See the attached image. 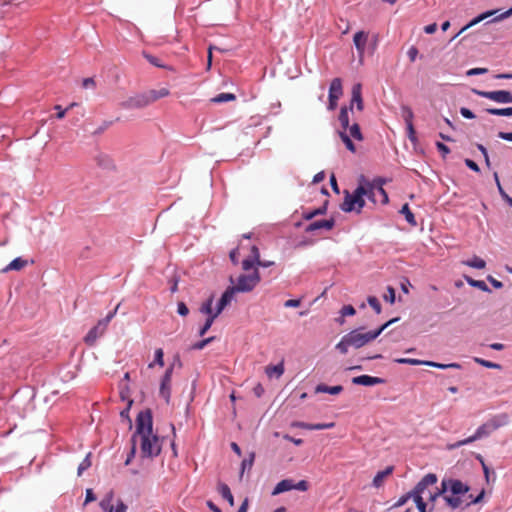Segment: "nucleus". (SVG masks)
<instances>
[{
    "label": "nucleus",
    "instance_id": "obj_61",
    "mask_svg": "<svg viewBox=\"0 0 512 512\" xmlns=\"http://www.w3.org/2000/svg\"><path fill=\"white\" fill-rule=\"evenodd\" d=\"M177 312L181 316H187L188 313H189V309H188V307L186 306V304L184 302H179L178 305H177Z\"/></svg>",
    "mask_w": 512,
    "mask_h": 512
},
{
    "label": "nucleus",
    "instance_id": "obj_3",
    "mask_svg": "<svg viewBox=\"0 0 512 512\" xmlns=\"http://www.w3.org/2000/svg\"><path fill=\"white\" fill-rule=\"evenodd\" d=\"M397 320L398 318L391 319L375 331L362 332V329L352 330L341 338L335 348L344 355L348 353L350 347L359 349L376 339L391 323Z\"/></svg>",
    "mask_w": 512,
    "mask_h": 512
},
{
    "label": "nucleus",
    "instance_id": "obj_1",
    "mask_svg": "<svg viewBox=\"0 0 512 512\" xmlns=\"http://www.w3.org/2000/svg\"><path fill=\"white\" fill-rule=\"evenodd\" d=\"M140 441L141 454L143 457L153 458L160 454L161 443L159 437L153 433V419L150 409L141 411L136 418V431L131 441L136 444Z\"/></svg>",
    "mask_w": 512,
    "mask_h": 512
},
{
    "label": "nucleus",
    "instance_id": "obj_42",
    "mask_svg": "<svg viewBox=\"0 0 512 512\" xmlns=\"http://www.w3.org/2000/svg\"><path fill=\"white\" fill-rule=\"evenodd\" d=\"M101 506L104 509H108V512H126L127 511V505L121 500H119L117 502L115 507L114 506L105 507L103 502L101 503Z\"/></svg>",
    "mask_w": 512,
    "mask_h": 512
},
{
    "label": "nucleus",
    "instance_id": "obj_36",
    "mask_svg": "<svg viewBox=\"0 0 512 512\" xmlns=\"http://www.w3.org/2000/svg\"><path fill=\"white\" fill-rule=\"evenodd\" d=\"M284 373V366L282 363L274 366H267L266 367V374L269 377H272L273 375H276L277 377H280Z\"/></svg>",
    "mask_w": 512,
    "mask_h": 512
},
{
    "label": "nucleus",
    "instance_id": "obj_57",
    "mask_svg": "<svg viewBox=\"0 0 512 512\" xmlns=\"http://www.w3.org/2000/svg\"><path fill=\"white\" fill-rule=\"evenodd\" d=\"M163 356H164L163 350L161 348L156 349V351H155V363H157L160 366H163L164 365Z\"/></svg>",
    "mask_w": 512,
    "mask_h": 512
},
{
    "label": "nucleus",
    "instance_id": "obj_59",
    "mask_svg": "<svg viewBox=\"0 0 512 512\" xmlns=\"http://www.w3.org/2000/svg\"><path fill=\"white\" fill-rule=\"evenodd\" d=\"M294 489L299 491H307L309 489V484L306 480H301L298 483H294Z\"/></svg>",
    "mask_w": 512,
    "mask_h": 512
},
{
    "label": "nucleus",
    "instance_id": "obj_35",
    "mask_svg": "<svg viewBox=\"0 0 512 512\" xmlns=\"http://www.w3.org/2000/svg\"><path fill=\"white\" fill-rule=\"evenodd\" d=\"M254 460H255V453L251 452L249 454V457L242 461V463H241L240 478L243 476L245 470H251V468L253 466V463H254Z\"/></svg>",
    "mask_w": 512,
    "mask_h": 512
},
{
    "label": "nucleus",
    "instance_id": "obj_25",
    "mask_svg": "<svg viewBox=\"0 0 512 512\" xmlns=\"http://www.w3.org/2000/svg\"><path fill=\"white\" fill-rule=\"evenodd\" d=\"M392 472H393L392 466H388L385 470L379 471L373 478V485L377 488L380 487L383 484L384 479L387 476H389L390 474H392Z\"/></svg>",
    "mask_w": 512,
    "mask_h": 512
},
{
    "label": "nucleus",
    "instance_id": "obj_30",
    "mask_svg": "<svg viewBox=\"0 0 512 512\" xmlns=\"http://www.w3.org/2000/svg\"><path fill=\"white\" fill-rule=\"evenodd\" d=\"M27 265V261L18 257L12 260L3 271L16 270L19 271Z\"/></svg>",
    "mask_w": 512,
    "mask_h": 512
},
{
    "label": "nucleus",
    "instance_id": "obj_26",
    "mask_svg": "<svg viewBox=\"0 0 512 512\" xmlns=\"http://www.w3.org/2000/svg\"><path fill=\"white\" fill-rule=\"evenodd\" d=\"M142 55L153 66L174 71L173 67L164 65L158 57L153 56L145 51L142 53Z\"/></svg>",
    "mask_w": 512,
    "mask_h": 512
},
{
    "label": "nucleus",
    "instance_id": "obj_48",
    "mask_svg": "<svg viewBox=\"0 0 512 512\" xmlns=\"http://www.w3.org/2000/svg\"><path fill=\"white\" fill-rule=\"evenodd\" d=\"M475 361L486 368H491V369H500L501 368V366L499 364L488 361V360L475 358Z\"/></svg>",
    "mask_w": 512,
    "mask_h": 512
},
{
    "label": "nucleus",
    "instance_id": "obj_18",
    "mask_svg": "<svg viewBox=\"0 0 512 512\" xmlns=\"http://www.w3.org/2000/svg\"><path fill=\"white\" fill-rule=\"evenodd\" d=\"M335 221L334 219H327V220H317L312 223H310L305 231L306 232H313L318 229H326L331 230L334 227Z\"/></svg>",
    "mask_w": 512,
    "mask_h": 512
},
{
    "label": "nucleus",
    "instance_id": "obj_33",
    "mask_svg": "<svg viewBox=\"0 0 512 512\" xmlns=\"http://www.w3.org/2000/svg\"><path fill=\"white\" fill-rule=\"evenodd\" d=\"M485 111L487 113L491 114V115L512 116V107H507V108H487Z\"/></svg>",
    "mask_w": 512,
    "mask_h": 512
},
{
    "label": "nucleus",
    "instance_id": "obj_46",
    "mask_svg": "<svg viewBox=\"0 0 512 512\" xmlns=\"http://www.w3.org/2000/svg\"><path fill=\"white\" fill-rule=\"evenodd\" d=\"M90 453L82 460L78 466V475L80 476L85 470L91 466Z\"/></svg>",
    "mask_w": 512,
    "mask_h": 512
},
{
    "label": "nucleus",
    "instance_id": "obj_58",
    "mask_svg": "<svg viewBox=\"0 0 512 512\" xmlns=\"http://www.w3.org/2000/svg\"><path fill=\"white\" fill-rule=\"evenodd\" d=\"M436 147L438 151L442 153L443 157H446V155L450 153L449 147L442 142H437Z\"/></svg>",
    "mask_w": 512,
    "mask_h": 512
},
{
    "label": "nucleus",
    "instance_id": "obj_40",
    "mask_svg": "<svg viewBox=\"0 0 512 512\" xmlns=\"http://www.w3.org/2000/svg\"><path fill=\"white\" fill-rule=\"evenodd\" d=\"M424 365L436 367L439 369H446V368H456L459 369L461 366L458 363H450V364H441L433 361H425Z\"/></svg>",
    "mask_w": 512,
    "mask_h": 512
},
{
    "label": "nucleus",
    "instance_id": "obj_10",
    "mask_svg": "<svg viewBox=\"0 0 512 512\" xmlns=\"http://www.w3.org/2000/svg\"><path fill=\"white\" fill-rule=\"evenodd\" d=\"M149 106L145 92L135 94L120 103L123 109H142Z\"/></svg>",
    "mask_w": 512,
    "mask_h": 512
},
{
    "label": "nucleus",
    "instance_id": "obj_34",
    "mask_svg": "<svg viewBox=\"0 0 512 512\" xmlns=\"http://www.w3.org/2000/svg\"><path fill=\"white\" fill-rule=\"evenodd\" d=\"M401 214L405 216L406 221L411 224L412 226H416L417 222L415 220L414 214L409 208L408 204H404L400 210Z\"/></svg>",
    "mask_w": 512,
    "mask_h": 512
},
{
    "label": "nucleus",
    "instance_id": "obj_14",
    "mask_svg": "<svg viewBox=\"0 0 512 512\" xmlns=\"http://www.w3.org/2000/svg\"><path fill=\"white\" fill-rule=\"evenodd\" d=\"M367 41H368V33L364 32V31H358L357 33H355V35L353 37L354 45H355L356 50L360 57H362L364 55Z\"/></svg>",
    "mask_w": 512,
    "mask_h": 512
},
{
    "label": "nucleus",
    "instance_id": "obj_15",
    "mask_svg": "<svg viewBox=\"0 0 512 512\" xmlns=\"http://www.w3.org/2000/svg\"><path fill=\"white\" fill-rule=\"evenodd\" d=\"M361 84L357 83L352 87V98L349 109L353 110V105L356 104L357 110L362 111L363 110V99H362V93H361Z\"/></svg>",
    "mask_w": 512,
    "mask_h": 512
},
{
    "label": "nucleus",
    "instance_id": "obj_16",
    "mask_svg": "<svg viewBox=\"0 0 512 512\" xmlns=\"http://www.w3.org/2000/svg\"><path fill=\"white\" fill-rule=\"evenodd\" d=\"M235 293L236 292L232 287H228L225 290L218 302L216 312L214 313L215 315L218 316L223 311V309L232 301Z\"/></svg>",
    "mask_w": 512,
    "mask_h": 512
},
{
    "label": "nucleus",
    "instance_id": "obj_54",
    "mask_svg": "<svg viewBox=\"0 0 512 512\" xmlns=\"http://www.w3.org/2000/svg\"><path fill=\"white\" fill-rule=\"evenodd\" d=\"M74 106H75V103H72V104H70V106H69L68 108H66V109H62L60 105H56V106L54 107V108H55V110H57V111H58V113H57L56 117H57L58 119H63V118L65 117L66 112H67L70 108H72V107H74Z\"/></svg>",
    "mask_w": 512,
    "mask_h": 512
},
{
    "label": "nucleus",
    "instance_id": "obj_47",
    "mask_svg": "<svg viewBox=\"0 0 512 512\" xmlns=\"http://www.w3.org/2000/svg\"><path fill=\"white\" fill-rule=\"evenodd\" d=\"M367 301L377 314L381 313V304L375 296H369Z\"/></svg>",
    "mask_w": 512,
    "mask_h": 512
},
{
    "label": "nucleus",
    "instance_id": "obj_32",
    "mask_svg": "<svg viewBox=\"0 0 512 512\" xmlns=\"http://www.w3.org/2000/svg\"><path fill=\"white\" fill-rule=\"evenodd\" d=\"M401 116L406 125L413 124L414 114L412 109L409 106L402 105L401 106Z\"/></svg>",
    "mask_w": 512,
    "mask_h": 512
},
{
    "label": "nucleus",
    "instance_id": "obj_24",
    "mask_svg": "<svg viewBox=\"0 0 512 512\" xmlns=\"http://www.w3.org/2000/svg\"><path fill=\"white\" fill-rule=\"evenodd\" d=\"M360 186L365 190L364 196H366L371 202H379L375 192V183L365 182V184Z\"/></svg>",
    "mask_w": 512,
    "mask_h": 512
},
{
    "label": "nucleus",
    "instance_id": "obj_4",
    "mask_svg": "<svg viewBox=\"0 0 512 512\" xmlns=\"http://www.w3.org/2000/svg\"><path fill=\"white\" fill-rule=\"evenodd\" d=\"M438 481L437 475L434 473L426 474L414 487L415 504L419 512H428L427 503L424 501L425 490L433 487Z\"/></svg>",
    "mask_w": 512,
    "mask_h": 512
},
{
    "label": "nucleus",
    "instance_id": "obj_20",
    "mask_svg": "<svg viewBox=\"0 0 512 512\" xmlns=\"http://www.w3.org/2000/svg\"><path fill=\"white\" fill-rule=\"evenodd\" d=\"M497 11H487L485 13H482L480 14L479 16L475 17L473 20H471L467 25H465L452 39L451 41H453L454 39H456L459 35H461L462 33H464V31H466L467 29H469L470 27L478 24L479 22L483 21L484 19L492 16L493 14H495Z\"/></svg>",
    "mask_w": 512,
    "mask_h": 512
},
{
    "label": "nucleus",
    "instance_id": "obj_11",
    "mask_svg": "<svg viewBox=\"0 0 512 512\" xmlns=\"http://www.w3.org/2000/svg\"><path fill=\"white\" fill-rule=\"evenodd\" d=\"M172 373H173V366H170L166 370V372L161 380L159 394L162 398L165 399L166 403H169V401H170Z\"/></svg>",
    "mask_w": 512,
    "mask_h": 512
},
{
    "label": "nucleus",
    "instance_id": "obj_21",
    "mask_svg": "<svg viewBox=\"0 0 512 512\" xmlns=\"http://www.w3.org/2000/svg\"><path fill=\"white\" fill-rule=\"evenodd\" d=\"M488 423L490 425V428H492L495 431L498 428L507 425L509 423V417L506 413H502L493 416L491 419L488 420Z\"/></svg>",
    "mask_w": 512,
    "mask_h": 512
},
{
    "label": "nucleus",
    "instance_id": "obj_23",
    "mask_svg": "<svg viewBox=\"0 0 512 512\" xmlns=\"http://www.w3.org/2000/svg\"><path fill=\"white\" fill-rule=\"evenodd\" d=\"M343 391V386H328L326 384H318L315 388L316 393H329L331 395H338Z\"/></svg>",
    "mask_w": 512,
    "mask_h": 512
},
{
    "label": "nucleus",
    "instance_id": "obj_51",
    "mask_svg": "<svg viewBox=\"0 0 512 512\" xmlns=\"http://www.w3.org/2000/svg\"><path fill=\"white\" fill-rule=\"evenodd\" d=\"M214 340V337H208L202 341H199L195 344H193L192 349L194 350H202L207 344L212 342Z\"/></svg>",
    "mask_w": 512,
    "mask_h": 512
},
{
    "label": "nucleus",
    "instance_id": "obj_9",
    "mask_svg": "<svg viewBox=\"0 0 512 512\" xmlns=\"http://www.w3.org/2000/svg\"><path fill=\"white\" fill-rule=\"evenodd\" d=\"M494 430L492 428H490V425L487 422H485L484 424H482L481 426L478 427V429L476 430L475 434L466 438V439H463V440H460L452 445L449 446L450 449H456V448H459L463 445H466V444H470L484 436H488L490 433H492Z\"/></svg>",
    "mask_w": 512,
    "mask_h": 512
},
{
    "label": "nucleus",
    "instance_id": "obj_13",
    "mask_svg": "<svg viewBox=\"0 0 512 512\" xmlns=\"http://www.w3.org/2000/svg\"><path fill=\"white\" fill-rule=\"evenodd\" d=\"M384 382L385 380L383 378L370 375H360L352 378L353 384L363 386H374L378 384H383Z\"/></svg>",
    "mask_w": 512,
    "mask_h": 512
},
{
    "label": "nucleus",
    "instance_id": "obj_8",
    "mask_svg": "<svg viewBox=\"0 0 512 512\" xmlns=\"http://www.w3.org/2000/svg\"><path fill=\"white\" fill-rule=\"evenodd\" d=\"M472 92L478 96L490 99L497 103H512V93L507 90L482 91L472 89Z\"/></svg>",
    "mask_w": 512,
    "mask_h": 512
},
{
    "label": "nucleus",
    "instance_id": "obj_43",
    "mask_svg": "<svg viewBox=\"0 0 512 512\" xmlns=\"http://www.w3.org/2000/svg\"><path fill=\"white\" fill-rule=\"evenodd\" d=\"M212 303H213V297H210L209 299H207V301H205L201 307H200V312L203 313V314H207L208 317L213 315V311H212Z\"/></svg>",
    "mask_w": 512,
    "mask_h": 512
},
{
    "label": "nucleus",
    "instance_id": "obj_7",
    "mask_svg": "<svg viewBox=\"0 0 512 512\" xmlns=\"http://www.w3.org/2000/svg\"><path fill=\"white\" fill-rule=\"evenodd\" d=\"M343 95V86H342V80L341 78H334L329 87V94H328V110L333 111L338 106V100Z\"/></svg>",
    "mask_w": 512,
    "mask_h": 512
},
{
    "label": "nucleus",
    "instance_id": "obj_53",
    "mask_svg": "<svg viewBox=\"0 0 512 512\" xmlns=\"http://www.w3.org/2000/svg\"><path fill=\"white\" fill-rule=\"evenodd\" d=\"M356 313L355 308L352 305H345L341 309V314L345 316H353Z\"/></svg>",
    "mask_w": 512,
    "mask_h": 512
},
{
    "label": "nucleus",
    "instance_id": "obj_62",
    "mask_svg": "<svg viewBox=\"0 0 512 512\" xmlns=\"http://www.w3.org/2000/svg\"><path fill=\"white\" fill-rule=\"evenodd\" d=\"M256 264V261L251 259V258H248V259H245L243 260L242 262V268L244 271H248L250 270L251 268H253V266Z\"/></svg>",
    "mask_w": 512,
    "mask_h": 512
},
{
    "label": "nucleus",
    "instance_id": "obj_45",
    "mask_svg": "<svg viewBox=\"0 0 512 512\" xmlns=\"http://www.w3.org/2000/svg\"><path fill=\"white\" fill-rule=\"evenodd\" d=\"M218 316L213 314L211 316H209L205 322V324L202 326V328L199 330V336H204L207 331L210 329V327L212 326L214 320L217 318Z\"/></svg>",
    "mask_w": 512,
    "mask_h": 512
},
{
    "label": "nucleus",
    "instance_id": "obj_27",
    "mask_svg": "<svg viewBox=\"0 0 512 512\" xmlns=\"http://www.w3.org/2000/svg\"><path fill=\"white\" fill-rule=\"evenodd\" d=\"M218 492L220 493V495L229 502V504L231 506L234 505V498H233V495L231 493V490L230 488L228 487L227 484L225 483H220L218 485Z\"/></svg>",
    "mask_w": 512,
    "mask_h": 512
},
{
    "label": "nucleus",
    "instance_id": "obj_29",
    "mask_svg": "<svg viewBox=\"0 0 512 512\" xmlns=\"http://www.w3.org/2000/svg\"><path fill=\"white\" fill-rule=\"evenodd\" d=\"M382 184L383 181L381 179H379L377 183H375V192L377 199H379V202H381L382 204H386L388 203L389 198L386 191L383 189Z\"/></svg>",
    "mask_w": 512,
    "mask_h": 512
},
{
    "label": "nucleus",
    "instance_id": "obj_41",
    "mask_svg": "<svg viewBox=\"0 0 512 512\" xmlns=\"http://www.w3.org/2000/svg\"><path fill=\"white\" fill-rule=\"evenodd\" d=\"M467 282L472 287H476V288H478V289H480L482 291H485V292H491V290L489 289L487 284L484 281H482V280H474L472 278H467Z\"/></svg>",
    "mask_w": 512,
    "mask_h": 512
},
{
    "label": "nucleus",
    "instance_id": "obj_60",
    "mask_svg": "<svg viewBox=\"0 0 512 512\" xmlns=\"http://www.w3.org/2000/svg\"><path fill=\"white\" fill-rule=\"evenodd\" d=\"M118 308H119V304L115 307V309L113 311L109 312L108 315L104 319H101L100 321L103 324H105L106 326H108L109 322L116 315Z\"/></svg>",
    "mask_w": 512,
    "mask_h": 512
},
{
    "label": "nucleus",
    "instance_id": "obj_56",
    "mask_svg": "<svg viewBox=\"0 0 512 512\" xmlns=\"http://www.w3.org/2000/svg\"><path fill=\"white\" fill-rule=\"evenodd\" d=\"M385 300L393 304L395 302V290L393 287L389 286L387 289V294L384 296Z\"/></svg>",
    "mask_w": 512,
    "mask_h": 512
},
{
    "label": "nucleus",
    "instance_id": "obj_22",
    "mask_svg": "<svg viewBox=\"0 0 512 512\" xmlns=\"http://www.w3.org/2000/svg\"><path fill=\"white\" fill-rule=\"evenodd\" d=\"M294 489V481L292 479H283L277 483L272 491V495H278Z\"/></svg>",
    "mask_w": 512,
    "mask_h": 512
},
{
    "label": "nucleus",
    "instance_id": "obj_5",
    "mask_svg": "<svg viewBox=\"0 0 512 512\" xmlns=\"http://www.w3.org/2000/svg\"><path fill=\"white\" fill-rule=\"evenodd\" d=\"M364 193L365 190L360 185L352 193H350L348 190H345V196L343 203L341 204V209L344 212H361L365 205Z\"/></svg>",
    "mask_w": 512,
    "mask_h": 512
},
{
    "label": "nucleus",
    "instance_id": "obj_17",
    "mask_svg": "<svg viewBox=\"0 0 512 512\" xmlns=\"http://www.w3.org/2000/svg\"><path fill=\"white\" fill-rule=\"evenodd\" d=\"M169 94L170 91L167 88L151 89L145 92L148 105H151L161 98L167 97Z\"/></svg>",
    "mask_w": 512,
    "mask_h": 512
},
{
    "label": "nucleus",
    "instance_id": "obj_12",
    "mask_svg": "<svg viewBox=\"0 0 512 512\" xmlns=\"http://www.w3.org/2000/svg\"><path fill=\"white\" fill-rule=\"evenodd\" d=\"M106 329L107 326L99 320L98 323L89 330V332L84 338V342L88 346H93L96 343L97 339L104 335Z\"/></svg>",
    "mask_w": 512,
    "mask_h": 512
},
{
    "label": "nucleus",
    "instance_id": "obj_2",
    "mask_svg": "<svg viewBox=\"0 0 512 512\" xmlns=\"http://www.w3.org/2000/svg\"><path fill=\"white\" fill-rule=\"evenodd\" d=\"M469 490V486L458 479H442L441 486L439 488L435 487L434 492L428 493V501L432 503L430 510L433 509V505L439 497H442L446 505L451 509L459 508L463 504L464 497L467 496Z\"/></svg>",
    "mask_w": 512,
    "mask_h": 512
},
{
    "label": "nucleus",
    "instance_id": "obj_39",
    "mask_svg": "<svg viewBox=\"0 0 512 512\" xmlns=\"http://www.w3.org/2000/svg\"><path fill=\"white\" fill-rule=\"evenodd\" d=\"M339 136H340L341 140L344 142V144L346 145V148L349 151L354 153L356 151V147H355L354 143L352 142L350 136L347 134V132L340 131Z\"/></svg>",
    "mask_w": 512,
    "mask_h": 512
},
{
    "label": "nucleus",
    "instance_id": "obj_28",
    "mask_svg": "<svg viewBox=\"0 0 512 512\" xmlns=\"http://www.w3.org/2000/svg\"><path fill=\"white\" fill-rule=\"evenodd\" d=\"M349 111H351L348 107H342L340 109L339 113V122L341 124V127L343 128V131L347 132V129L349 127Z\"/></svg>",
    "mask_w": 512,
    "mask_h": 512
},
{
    "label": "nucleus",
    "instance_id": "obj_49",
    "mask_svg": "<svg viewBox=\"0 0 512 512\" xmlns=\"http://www.w3.org/2000/svg\"><path fill=\"white\" fill-rule=\"evenodd\" d=\"M395 362L401 363V364L421 365V364H424L425 361L418 360V359H412V358H399V359H396Z\"/></svg>",
    "mask_w": 512,
    "mask_h": 512
},
{
    "label": "nucleus",
    "instance_id": "obj_19",
    "mask_svg": "<svg viewBox=\"0 0 512 512\" xmlns=\"http://www.w3.org/2000/svg\"><path fill=\"white\" fill-rule=\"evenodd\" d=\"M294 427L306 429V430H324V429H330L335 426L334 422L330 423H318V424H310L305 422H295L293 423Z\"/></svg>",
    "mask_w": 512,
    "mask_h": 512
},
{
    "label": "nucleus",
    "instance_id": "obj_55",
    "mask_svg": "<svg viewBox=\"0 0 512 512\" xmlns=\"http://www.w3.org/2000/svg\"><path fill=\"white\" fill-rule=\"evenodd\" d=\"M487 72H488L487 68L477 67V68H472V69L468 70L466 74L468 76H473V75L486 74Z\"/></svg>",
    "mask_w": 512,
    "mask_h": 512
},
{
    "label": "nucleus",
    "instance_id": "obj_38",
    "mask_svg": "<svg viewBox=\"0 0 512 512\" xmlns=\"http://www.w3.org/2000/svg\"><path fill=\"white\" fill-rule=\"evenodd\" d=\"M349 131L350 138L361 141L363 139L362 133L360 131V127L357 123L352 124L347 129Z\"/></svg>",
    "mask_w": 512,
    "mask_h": 512
},
{
    "label": "nucleus",
    "instance_id": "obj_44",
    "mask_svg": "<svg viewBox=\"0 0 512 512\" xmlns=\"http://www.w3.org/2000/svg\"><path fill=\"white\" fill-rule=\"evenodd\" d=\"M413 499V501H415V494H414V489L411 490L410 492L406 493L405 495L401 496L397 502L394 504V507H400V506H403L404 504L407 503V501L409 499Z\"/></svg>",
    "mask_w": 512,
    "mask_h": 512
},
{
    "label": "nucleus",
    "instance_id": "obj_31",
    "mask_svg": "<svg viewBox=\"0 0 512 512\" xmlns=\"http://www.w3.org/2000/svg\"><path fill=\"white\" fill-rule=\"evenodd\" d=\"M463 264L476 269H484L486 266L485 261L478 256H474L473 258L464 261Z\"/></svg>",
    "mask_w": 512,
    "mask_h": 512
},
{
    "label": "nucleus",
    "instance_id": "obj_37",
    "mask_svg": "<svg viewBox=\"0 0 512 512\" xmlns=\"http://www.w3.org/2000/svg\"><path fill=\"white\" fill-rule=\"evenodd\" d=\"M236 99V96L233 93H220L214 98L211 99L214 103H223V102H229L234 101Z\"/></svg>",
    "mask_w": 512,
    "mask_h": 512
},
{
    "label": "nucleus",
    "instance_id": "obj_50",
    "mask_svg": "<svg viewBox=\"0 0 512 512\" xmlns=\"http://www.w3.org/2000/svg\"><path fill=\"white\" fill-rule=\"evenodd\" d=\"M325 212H326V205H324L321 208H318V209H315L313 211H310V212L306 213L304 215V218L307 219V220H310V219H312L313 217H315L317 215L324 214Z\"/></svg>",
    "mask_w": 512,
    "mask_h": 512
},
{
    "label": "nucleus",
    "instance_id": "obj_64",
    "mask_svg": "<svg viewBox=\"0 0 512 512\" xmlns=\"http://www.w3.org/2000/svg\"><path fill=\"white\" fill-rule=\"evenodd\" d=\"M407 55L411 62H414L418 55V49L415 46H411L407 52Z\"/></svg>",
    "mask_w": 512,
    "mask_h": 512
},
{
    "label": "nucleus",
    "instance_id": "obj_63",
    "mask_svg": "<svg viewBox=\"0 0 512 512\" xmlns=\"http://www.w3.org/2000/svg\"><path fill=\"white\" fill-rule=\"evenodd\" d=\"M460 113L466 119H474L475 118V114L470 109H468L466 107H462L460 109Z\"/></svg>",
    "mask_w": 512,
    "mask_h": 512
},
{
    "label": "nucleus",
    "instance_id": "obj_52",
    "mask_svg": "<svg viewBox=\"0 0 512 512\" xmlns=\"http://www.w3.org/2000/svg\"><path fill=\"white\" fill-rule=\"evenodd\" d=\"M406 129H407V136H408L409 140L411 142L415 143L417 141V137H416V131L414 129L413 124L406 125Z\"/></svg>",
    "mask_w": 512,
    "mask_h": 512
},
{
    "label": "nucleus",
    "instance_id": "obj_6",
    "mask_svg": "<svg viewBox=\"0 0 512 512\" xmlns=\"http://www.w3.org/2000/svg\"><path fill=\"white\" fill-rule=\"evenodd\" d=\"M260 282V275L257 269L251 274H241L237 278V282L235 285L231 286L235 292H250L252 291Z\"/></svg>",
    "mask_w": 512,
    "mask_h": 512
}]
</instances>
